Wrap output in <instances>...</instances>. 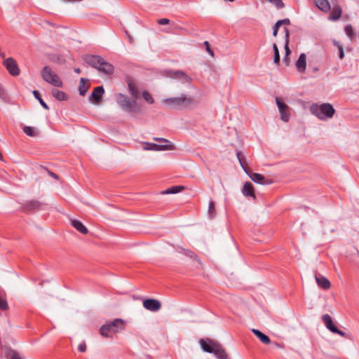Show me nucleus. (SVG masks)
Listing matches in <instances>:
<instances>
[{"instance_id": "10", "label": "nucleus", "mask_w": 359, "mask_h": 359, "mask_svg": "<svg viewBox=\"0 0 359 359\" xmlns=\"http://www.w3.org/2000/svg\"><path fill=\"white\" fill-rule=\"evenodd\" d=\"M199 344L203 351L210 353H213L215 349L217 348L216 347L217 345L219 344L218 342L215 341L214 340L209 338L200 339Z\"/></svg>"}, {"instance_id": "47", "label": "nucleus", "mask_w": 359, "mask_h": 359, "mask_svg": "<svg viewBox=\"0 0 359 359\" xmlns=\"http://www.w3.org/2000/svg\"><path fill=\"white\" fill-rule=\"evenodd\" d=\"M339 57L341 60H342L344 57V53L343 47H339Z\"/></svg>"}, {"instance_id": "30", "label": "nucleus", "mask_w": 359, "mask_h": 359, "mask_svg": "<svg viewBox=\"0 0 359 359\" xmlns=\"http://www.w3.org/2000/svg\"><path fill=\"white\" fill-rule=\"evenodd\" d=\"M184 189L183 187L181 186H173L165 191H163V194H177Z\"/></svg>"}, {"instance_id": "31", "label": "nucleus", "mask_w": 359, "mask_h": 359, "mask_svg": "<svg viewBox=\"0 0 359 359\" xmlns=\"http://www.w3.org/2000/svg\"><path fill=\"white\" fill-rule=\"evenodd\" d=\"M33 95L35 97V98L39 100V103L41 104V105L44 109H49L48 106L46 104V103L41 98V95H40V93H39V92L38 90H34L33 91Z\"/></svg>"}, {"instance_id": "41", "label": "nucleus", "mask_w": 359, "mask_h": 359, "mask_svg": "<svg viewBox=\"0 0 359 359\" xmlns=\"http://www.w3.org/2000/svg\"><path fill=\"white\" fill-rule=\"evenodd\" d=\"M309 68L312 73H316L319 71V67L316 63L309 62Z\"/></svg>"}, {"instance_id": "26", "label": "nucleus", "mask_w": 359, "mask_h": 359, "mask_svg": "<svg viewBox=\"0 0 359 359\" xmlns=\"http://www.w3.org/2000/svg\"><path fill=\"white\" fill-rule=\"evenodd\" d=\"M341 13L342 11L340 7H334L329 16V20L333 21L339 20L341 15Z\"/></svg>"}, {"instance_id": "34", "label": "nucleus", "mask_w": 359, "mask_h": 359, "mask_svg": "<svg viewBox=\"0 0 359 359\" xmlns=\"http://www.w3.org/2000/svg\"><path fill=\"white\" fill-rule=\"evenodd\" d=\"M273 62L274 63L279 65L280 63V55H279V50L278 48V46L276 43L273 44Z\"/></svg>"}, {"instance_id": "46", "label": "nucleus", "mask_w": 359, "mask_h": 359, "mask_svg": "<svg viewBox=\"0 0 359 359\" xmlns=\"http://www.w3.org/2000/svg\"><path fill=\"white\" fill-rule=\"evenodd\" d=\"M280 25H278V23L276 22L274 26L273 27V36H276L277 34H278V31L280 28Z\"/></svg>"}, {"instance_id": "24", "label": "nucleus", "mask_w": 359, "mask_h": 359, "mask_svg": "<svg viewBox=\"0 0 359 359\" xmlns=\"http://www.w3.org/2000/svg\"><path fill=\"white\" fill-rule=\"evenodd\" d=\"M180 250L179 252L184 254L185 256L189 257L190 259H193L194 261H196L198 263H201L200 259L195 254L194 252H193L191 250L189 249H184L182 248H180Z\"/></svg>"}, {"instance_id": "50", "label": "nucleus", "mask_w": 359, "mask_h": 359, "mask_svg": "<svg viewBox=\"0 0 359 359\" xmlns=\"http://www.w3.org/2000/svg\"><path fill=\"white\" fill-rule=\"evenodd\" d=\"M10 359H22L18 353H13Z\"/></svg>"}, {"instance_id": "40", "label": "nucleus", "mask_w": 359, "mask_h": 359, "mask_svg": "<svg viewBox=\"0 0 359 359\" xmlns=\"http://www.w3.org/2000/svg\"><path fill=\"white\" fill-rule=\"evenodd\" d=\"M269 2L273 4L278 8H282L285 6L283 0H268Z\"/></svg>"}, {"instance_id": "36", "label": "nucleus", "mask_w": 359, "mask_h": 359, "mask_svg": "<svg viewBox=\"0 0 359 359\" xmlns=\"http://www.w3.org/2000/svg\"><path fill=\"white\" fill-rule=\"evenodd\" d=\"M23 132L28 136L34 137L36 135L34 128L31 126H25L23 128Z\"/></svg>"}, {"instance_id": "43", "label": "nucleus", "mask_w": 359, "mask_h": 359, "mask_svg": "<svg viewBox=\"0 0 359 359\" xmlns=\"http://www.w3.org/2000/svg\"><path fill=\"white\" fill-rule=\"evenodd\" d=\"M204 45L205 46V48H206V50L207 52L212 56V57H214V52L213 50L210 48V43L208 41H205L204 42Z\"/></svg>"}, {"instance_id": "29", "label": "nucleus", "mask_w": 359, "mask_h": 359, "mask_svg": "<svg viewBox=\"0 0 359 359\" xmlns=\"http://www.w3.org/2000/svg\"><path fill=\"white\" fill-rule=\"evenodd\" d=\"M284 32H285V45H284V48H285V53H286V55H288L289 54H290L291 51L289 48V37H290V32H289V30L287 28H284Z\"/></svg>"}, {"instance_id": "25", "label": "nucleus", "mask_w": 359, "mask_h": 359, "mask_svg": "<svg viewBox=\"0 0 359 359\" xmlns=\"http://www.w3.org/2000/svg\"><path fill=\"white\" fill-rule=\"evenodd\" d=\"M247 174L253 182L261 184H265L264 177L262 175L255 172H250L248 170Z\"/></svg>"}, {"instance_id": "38", "label": "nucleus", "mask_w": 359, "mask_h": 359, "mask_svg": "<svg viewBox=\"0 0 359 359\" xmlns=\"http://www.w3.org/2000/svg\"><path fill=\"white\" fill-rule=\"evenodd\" d=\"M8 309V304L6 299L0 294V310L6 311Z\"/></svg>"}, {"instance_id": "20", "label": "nucleus", "mask_w": 359, "mask_h": 359, "mask_svg": "<svg viewBox=\"0 0 359 359\" xmlns=\"http://www.w3.org/2000/svg\"><path fill=\"white\" fill-rule=\"evenodd\" d=\"M72 225L80 233L87 234L88 229L83 224V223L77 219H73L71 222Z\"/></svg>"}, {"instance_id": "52", "label": "nucleus", "mask_w": 359, "mask_h": 359, "mask_svg": "<svg viewBox=\"0 0 359 359\" xmlns=\"http://www.w3.org/2000/svg\"><path fill=\"white\" fill-rule=\"evenodd\" d=\"M334 45L337 47L338 49H339V47H343L339 42L334 41Z\"/></svg>"}, {"instance_id": "45", "label": "nucleus", "mask_w": 359, "mask_h": 359, "mask_svg": "<svg viewBox=\"0 0 359 359\" xmlns=\"http://www.w3.org/2000/svg\"><path fill=\"white\" fill-rule=\"evenodd\" d=\"M157 23L161 25H165L170 24V20L168 18H161L157 20Z\"/></svg>"}, {"instance_id": "44", "label": "nucleus", "mask_w": 359, "mask_h": 359, "mask_svg": "<svg viewBox=\"0 0 359 359\" xmlns=\"http://www.w3.org/2000/svg\"><path fill=\"white\" fill-rule=\"evenodd\" d=\"M278 23V25H279L280 26L283 25H288L290 24V19L288 18H285V19H283V20H279L276 22Z\"/></svg>"}, {"instance_id": "21", "label": "nucleus", "mask_w": 359, "mask_h": 359, "mask_svg": "<svg viewBox=\"0 0 359 359\" xmlns=\"http://www.w3.org/2000/svg\"><path fill=\"white\" fill-rule=\"evenodd\" d=\"M216 347L217 348L215 349L213 353L218 359H229V356L220 344L217 345Z\"/></svg>"}, {"instance_id": "28", "label": "nucleus", "mask_w": 359, "mask_h": 359, "mask_svg": "<svg viewBox=\"0 0 359 359\" xmlns=\"http://www.w3.org/2000/svg\"><path fill=\"white\" fill-rule=\"evenodd\" d=\"M128 85L129 93H130L132 97L134 99H137L139 97V91H138L136 86L135 85V83L132 81H130V82H128Z\"/></svg>"}, {"instance_id": "7", "label": "nucleus", "mask_w": 359, "mask_h": 359, "mask_svg": "<svg viewBox=\"0 0 359 359\" xmlns=\"http://www.w3.org/2000/svg\"><path fill=\"white\" fill-rule=\"evenodd\" d=\"M4 65L11 76H17L20 74V70L17 62L13 57L4 60Z\"/></svg>"}, {"instance_id": "42", "label": "nucleus", "mask_w": 359, "mask_h": 359, "mask_svg": "<svg viewBox=\"0 0 359 359\" xmlns=\"http://www.w3.org/2000/svg\"><path fill=\"white\" fill-rule=\"evenodd\" d=\"M154 140L161 143V144H173L171 142L165 138L155 137Z\"/></svg>"}, {"instance_id": "2", "label": "nucleus", "mask_w": 359, "mask_h": 359, "mask_svg": "<svg viewBox=\"0 0 359 359\" xmlns=\"http://www.w3.org/2000/svg\"><path fill=\"white\" fill-rule=\"evenodd\" d=\"M310 111L319 119L326 120L334 116L335 109L329 103H323L322 104H313L310 107Z\"/></svg>"}, {"instance_id": "11", "label": "nucleus", "mask_w": 359, "mask_h": 359, "mask_svg": "<svg viewBox=\"0 0 359 359\" xmlns=\"http://www.w3.org/2000/svg\"><path fill=\"white\" fill-rule=\"evenodd\" d=\"M104 93V89L102 86L95 88L89 96V100L94 104L100 102L102 97Z\"/></svg>"}, {"instance_id": "8", "label": "nucleus", "mask_w": 359, "mask_h": 359, "mask_svg": "<svg viewBox=\"0 0 359 359\" xmlns=\"http://www.w3.org/2000/svg\"><path fill=\"white\" fill-rule=\"evenodd\" d=\"M322 320L327 327L330 332L334 334H338L341 337H345L346 333L339 330L333 323L332 319L329 314H324L322 316Z\"/></svg>"}, {"instance_id": "15", "label": "nucleus", "mask_w": 359, "mask_h": 359, "mask_svg": "<svg viewBox=\"0 0 359 359\" xmlns=\"http://www.w3.org/2000/svg\"><path fill=\"white\" fill-rule=\"evenodd\" d=\"M296 67L299 72H305L306 68V55L305 53L300 54L297 61L296 62Z\"/></svg>"}, {"instance_id": "37", "label": "nucleus", "mask_w": 359, "mask_h": 359, "mask_svg": "<svg viewBox=\"0 0 359 359\" xmlns=\"http://www.w3.org/2000/svg\"><path fill=\"white\" fill-rule=\"evenodd\" d=\"M182 29H183V28L180 25L173 22L170 25V27L168 29L165 30V32L167 33H172L177 30H182Z\"/></svg>"}, {"instance_id": "1", "label": "nucleus", "mask_w": 359, "mask_h": 359, "mask_svg": "<svg viewBox=\"0 0 359 359\" xmlns=\"http://www.w3.org/2000/svg\"><path fill=\"white\" fill-rule=\"evenodd\" d=\"M85 61L89 65L104 74L111 75L114 73V66L99 55H87L85 58Z\"/></svg>"}, {"instance_id": "22", "label": "nucleus", "mask_w": 359, "mask_h": 359, "mask_svg": "<svg viewBox=\"0 0 359 359\" xmlns=\"http://www.w3.org/2000/svg\"><path fill=\"white\" fill-rule=\"evenodd\" d=\"M243 194L245 196H253L255 197L254 194V188L250 182H245L243 185V190H242Z\"/></svg>"}, {"instance_id": "9", "label": "nucleus", "mask_w": 359, "mask_h": 359, "mask_svg": "<svg viewBox=\"0 0 359 359\" xmlns=\"http://www.w3.org/2000/svg\"><path fill=\"white\" fill-rule=\"evenodd\" d=\"M276 103L278 108L281 120L285 122H287L290 116L289 107L287 104L282 102L281 100L278 97H276Z\"/></svg>"}, {"instance_id": "13", "label": "nucleus", "mask_w": 359, "mask_h": 359, "mask_svg": "<svg viewBox=\"0 0 359 359\" xmlns=\"http://www.w3.org/2000/svg\"><path fill=\"white\" fill-rule=\"evenodd\" d=\"M44 204L36 200H32L26 202L22 206V210L25 212H29L35 210L42 209Z\"/></svg>"}, {"instance_id": "39", "label": "nucleus", "mask_w": 359, "mask_h": 359, "mask_svg": "<svg viewBox=\"0 0 359 359\" xmlns=\"http://www.w3.org/2000/svg\"><path fill=\"white\" fill-rule=\"evenodd\" d=\"M344 32L349 38H352L354 35L353 27L351 25H347L345 26Z\"/></svg>"}, {"instance_id": "23", "label": "nucleus", "mask_w": 359, "mask_h": 359, "mask_svg": "<svg viewBox=\"0 0 359 359\" xmlns=\"http://www.w3.org/2000/svg\"><path fill=\"white\" fill-rule=\"evenodd\" d=\"M88 83V80L87 79L81 78L80 79L79 91V94L82 96H83L88 91V89L89 88V84Z\"/></svg>"}, {"instance_id": "35", "label": "nucleus", "mask_w": 359, "mask_h": 359, "mask_svg": "<svg viewBox=\"0 0 359 359\" xmlns=\"http://www.w3.org/2000/svg\"><path fill=\"white\" fill-rule=\"evenodd\" d=\"M142 97L144 99V100L149 104H153L154 102V98L152 97L151 94L147 90H144L142 92Z\"/></svg>"}, {"instance_id": "18", "label": "nucleus", "mask_w": 359, "mask_h": 359, "mask_svg": "<svg viewBox=\"0 0 359 359\" xmlns=\"http://www.w3.org/2000/svg\"><path fill=\"white\" fill-rule=\"evenodd\" d=\"M317 7L323 12H328L331 7L328 0H315Z\"/></svg>"}, {"instance_id": "32", "label": "nucleus", "mask_w": 359, "mask_h": 359, "mask_svg": "<svg viewBox=\"0 0 359 359\" xmlns=\"http://www.w3.org/2000/svg\"><path fill=\"white\" fill-rule=\"evenodd\" d=\"M208 213L210 218H213L217 214L215 203L212 201L209 202Z\"/></svg>"}, {"instance_id": "17", "label": "nucleus", "mask_w": 359, "mask_h": 359, "mask_svg": "<svg viewBox=\"0 0 359 359\" xmlns=\"http://www.w3.org/2000/svg\"><path fill=\"white\" fill-rule=\"evenodd\" d=\"M315 279L316 280V283L318 284V285L324 289V290H327L330 287V282L329 281V280L323 276H318L317 274L315 275Z\"/></svg>"}, {"instance_id": "55", "label": "nucleus", "mask_w": 359, "mask_h": 359, "mask_svg": "<svg viewBox=\"0 0 359 359\" xmlns=\"http://www.w3.org/2000/svg\"><path fill=\"white\" fill-rule=\"evenodd\" d=\"M0 56L2 57L3 58H4L5 57V54L0 51Z\"/></svg>"}, {"instance_id": "3", "label": "nucleus", "mask_w": 359, "mask_h": 359, "mask_svg": "<svg viewBox=\"0 0 359 359\" xmlns=\"http://www.w3.org/2000/svg\"><path fill=\"white\" fill-rule=\"evenodd\" d=\"M163 102L170 107L182 109L194 104V100L191 97L182 94L180 97L166 98Z\"/></svg>"}, {"instance_id": "54", "label": "nucleus", "mask_w": 359, "mask_h": 359, "mask_svg": "<svg viewBox=\"0 0 359 359\" xmlns=\"http://www.w3.org/2000/svg\"><path fill=\"white\" fill-rule=\"evenodd\" d=\"M51 176L53 177L54 178L57 179V175L55 174V173H53V172H51Z\"/></svg>"}, {"instance_id": "33", "label": "nucleus", "mask_w": 359, "mask_h": 359, "mask_svg": "<svg viewBox=\"0 0 359 359\" xmlns=\"http://www.w3.org/2000/svg\"><path fill=\"white\" fill-rule=\"evenodd\" d=\"M237 158L239 161V163L242 167V168L244 170V171L248 173V167L244 161V158L243 156V154L241 151H237Z\"/></svg>"}, {"instance_id": "14", "label": "nucleus", "mask_w": 359, "mask_h": 359, "mask_svg": "<svg viewBox=\"0 0 359 359\" xmlns=\"http://www.w3.org/2000/svg\"><path fill=\"white\" fill-rule=\"evenodd\" d=\"M145 150L153 151H164L172 150L175 149L174 144H157L154 143H147V146L144 147Z\"/></svg>"}, {"instance_id": "48", "label": "nucleus", "mask_w": 359, "mask_h": 359, "mask_svg": "<svg viewBox=\"0 0 359 359\" xmlns=\"http://www.w3.org/2000/svg\"><path fill=\"white\" fill-rule=\"evenodd\" d=\"M78 349L79 351L81 352H84L86 351V344H80L78 346Z\"/></svg>"}, {"instance_id": "49", "label": "nucleus", "mask_w": 359, "mask_h": 359, "mask_svg": "<svg viewBox=\"0 0 359 359\" xmlns=\"http://www.w3.org/2000/svg\"><path fill=\"white\" fill-rule=\"evenodd\" d=\"M6 92L4 90V89L2 88L1 86H0V97L1 98H4L6 97Z\"/></svg>"}, {"instance_id": "5", "label": "nucleus", "mask_w": 359, "mask_h": 359, "mask_svg": "<svg viewBox=\"0 0 359 359\" xmlns=\"http://www.w3.org/2000/svg\"><path fill=\"white\" fill-rule=\"evenodd\" d=\"M118 104L122 109L128 112H139L140 109L135 101H130L129 98L122 93L115 95Z\"/></svg>"}, {"instance_id": "19", "label": "nucleus", "mask_w": 359, "mask_h": 359, "mask_svg": "<svg viewBox=\"0 0 359 359\" xmlns=\"http://www.w3.org/2000/svg\"><path fill=\"white\" fill-rule=\"evenodd\" d=\"M252 332L254 333V334L259 338V339L264 344H269L271 342L270 338L266 335L265 334L262 333L260 330L252 329Z\"/></svg>"}, {"instance_id": "27", "label": "nucleus", "mask_w": 359, "mask_h": 359, "mask_svg": "<svg viewBox=\"0 0 359 359\" xmlns=\"http://www.w3.org/2000/svg\"><path fill=\"white\" fill-rule=\"evenodd\" d=\"M51 93L53 96L57 100L62 101L66 100L67 99L66 93L57 89H53Z\"/></svg>"}, {"instance_id": "12", "label": "nucleus", "mask_w": 359, "mask_h": 359, "mask_svg": "<svg viewBox=\"0 0 359 359\" xmlns=\"http://www.w3.org/2000/svg\"><path fill=\"white\" fill-rule=\"evenodd\" d=\"M143 306L152 312L158 311L161 308V302L155 299H147L143 301Z\"/></svg>"}, {"instance_id": "6", "label": "nucleus", "mask_w": 359, "mask_h": 359, "mask_svg": "<svg viewBox=\"0 0 359 359\" xmlns=\"http://www.w3.org/2000/svg\"><path fill=\"white\" fill-rule=\"evenodd\" d=\"M41 76L47 83L56 87H62L63 83L57 74L54 73L50 67L46 66L41 70Z\"/></svg>"}, {"instance_id": "51", "label": "nucleus", "mask_w": 359, "mask_h": 359, "mask_svg": "<svg viewBox=\"0 0 359 359\" xmlns=\"http://www.w3.org/2000/svg\"><path fill=\"white\" fill-rule=\"evenodd\" d=\"M334 45L337 47L338 49H339V47H343L339 42L334 41Z\"/></svg>"}, {"instance_id": "53", "label": "nucleus", "mask_w": 359, "mask_h": 359, "mask_svg": "<svg viewBox=\"0 0 359 359\" xmlns=\"http://www.w3.org/2000/svg\"><path fill=\"white\" fill-rule=\"evenodd\" d=\"M74 72L76 73V74H80L81 73V69L79 68H75L74 69Z\"/></svg>"}, {"instance_id": "16", "label": "nucleus", "mask_w": 359, "mask_h": 359, "mask_svg": "<svg viewBox=\"0 0 359 359\" xmlns=\"http://www.w3.org/2000/svg\"><path fill=\"white\" fill-rule=\"evenodd\" d=\"M170 76L186 83H190L191 81V79L185 72L181 70L171 71Z\"/></svg>"}, {"instance_id": "4", "label": "nucleus", "mask_w": 359, "mask_h": 359, "mask_svg": "<svg viewBox=\"0 0 359 359\" xmlns=\"http://www.w3.org/2000/svg\"><path fill=\"white\" fill-rule=\"evenodd\" d=\"M123 320L116 318L113 321L102 325L100 329V334L104 337H111L114 334L118 332L121 330H123Z\"/></svg>"}]
</instances>
